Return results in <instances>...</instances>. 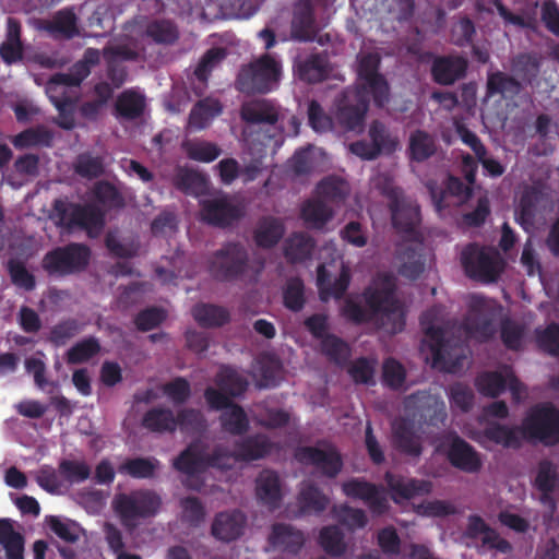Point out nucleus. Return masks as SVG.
I'll return each mask as SVG.
<instances>
[{
  "instance_id": "f257e3e1",
  "label": "nucleus",
  "mask_w": 559,
  "mask_h": 559,
  "mask_svg": "<svg viewBox=\"0 0 559 559\" xmlns=\"http://www.w3.org/2000/svg\"><path fill=\"white\" fill-rule=\"evenodd\" d=\"M367 307L373 316H379L382 328L390 334L404 330L405 312L395 297V283L389 275L379 277L373 286L364 292Z\"/></svg>"
},
{
  "instance_id": "f03ea898",
  "label": "nucleus",
  "mask_w": 559,
  "mask_h": 559,
  "mask_svg": "<svg viewBox=\"0 0 559 559\" xmlns=\"http://www.w3.org/2000/svg\"><path fill=\"white\" fill-rule=\"evenodd\" d=\"M281 74V63L270 53H264L240 68L236 88L243 94H266L275 88Z\"/></svg>"
},
{
  "instance_id": "7ed1b4c3",
  "label": "nucleus",
  "mask_w": 559,
  "mask_h": 559,
  "mask_svg": "<svg viewBox=\"0 0 559 559\" xmlns=\"http://www.w3.org/2000/svg\"><path fill=\"white\" fill-rule=\"evenodd\" d=\"M163 504L162 497L152 489H136L117 493L112 500L114 511L126 527H135L139 520L154 518Z\"/></svg>"
},
{
  "instance_id": "20e7f679",
  "label": "nucleus",
  "mask_w": 559,
  "mask_h": 559,
  "mask_svg": "<svg viewBox=\"0 0 559 559\" xmlns=\"http://www.w3.org/2000/svg\"><path fill=\"white\" fill-rule=\"evenodd\" d=\"M91 249L80 242H70L47 251L40 262L43 271L53 278L83 272L91 260Z\"/></svg>"
},
{
  "instance_id": "39448f33",
  "label": "nucleus",
  "mask_w": 559,
  "mask_h": 559,
  "mask_svg": "<svg viewBox=\"0 0 559 559\" xmlns=\"http://www.w3.org/2000/svg\"><path fill=\"white\" fill-rule=\"evenodd\" d=\"M381 193L389 200L392 225L396 231L408 240L421 238L418 230L421 221L419 206L407 201L403 190L390 181L383 183Z\"/></svg>"
},
{
  "instance_id": "423d86ee",
  "label": "nucleus",
  "mask_w": 559,
  "mask_h": 559,
  "mask_svg": "<svg viewBox=\"0 0 559 559\" xmlns=\"http://www.w3.org/2000/svg\"><path fill=\"white\" fill-rule=\"evenodd\" d=\"M522 433L544 445L559 443V409L550 403L536 404L523 419Z\"/></svg>"
},
{
  "instance_id": "0eeeda50",
  "label": "nucleus",
  "mask_w": 559,
  "mask_h": 559,
  "mask_svg": "<svg viewBox=\"0 0 559 559\" xmlns=\"http://www.w3.org/2000/svg\"><path fill=\"white\" fill-rule=\"evenodd\" d=\"M249 253L239 242H227L216 250L207 261L211 276L219 282H233L246 274Z\"/></svg>"
},
{
  "instance_id": "6e6552de",
  "label": "nucleus",
  "mask_w": 559,
  "mask_h": 559,
  "mask_svg": "<svg viewBox=\"0 0 559 559\" xmlns=\"http://www.w3.org/2000/svg\"><path fill=\"white\" fill-rule=\"evenodd\" d=\"M449 464L466 474H477L483 468L481 454L455 431L440 436L435 448Z\"/></svg>"
},
{
  "instance_id": "1a4fd4ad",
  "label": "nucleus",
  "mask_w": 559,
  "mask_h": 559,
  "mask_svg": "<svg viewBox=\"0 0 559 559\" xmlns=\"http://www.w3.org/2000/svg\"><path fill=\"white\" fill-rule=\"evenodd\" d=\"M461 262L469 278L485 283L496 282L503 270L499 253L477 243H468L463 249Z\"/></svg>"
},
{
  "instance_id": "9d476101",
  "label": "nucleus",
  "mask_w": 559,
  "mask_h": 559,
  "mask_svg": "<svg viewBox=\"0 0 559 559\" xmlns=\"http://www.w3.org/2000/svg\"><path fill=\"white\" fill-rule=\"evenodd\" d=\"M371 95L365 88L347 86L335 98V118L347 131H361Z\"/></svg>"
},
{
  "instance_id": "9b49d317",
  "label": "nucleus",
  "mask_w": 559,
  "mask_h": 559,
  "mask_svg": "<svg viewBox=\"0 0 559 559\" xmlns=\"http://www.w3.org/2000/svg\"><path fill=\"white\" fill-rule=\"evenodd\" d=\"M380 62L377 53L361 56L357 70L361 83L353 87L365 88L371 95L374 106L383 108L390 99V86L384 75L379 73Z\"/></svg>"
},
{
  "instance_id": "f8f14e48",
  "label": "nucleus",
  "mask_w": 559,
  "mask_h": 559,
  "mask_svg": "<svg viewBox=\"0 0 559 559\" xmlns=\"http://www.w3.org/2000/svg\"><path fill=\"white\" fill-rule=\"evenodd\" d=\"M436 317V308L427 310L420 317V325L426 336V340L423 342V346H428L431 353L433 367L450 371L449 367L453 365V347L451 342L445 340L444 329L433 324Z\"/></svg>"
},
{
  "instance_id": "ddd939ff",
  "label": "nucleus",
  "mask_w": 559,
  "mask_h": 559,
  "mask_svg": "<svg viewBox=\"0 0 559 559\" xmlns=\"http://www.w3.org/2000/svg\"><path fill=\"white\" fill-rule=\"evenodd\" d=\"M370 142L358 140L349 144V151L365 160L376 159L381 154H391L396 150L397 139L380 120H373L368 130Z\"/></svg>"
},
{
  "instance_id": "4468645a",
  "label": "nucleus",
  "mask_w": 559,
  "mask_h": 559,
  "mask_svg": "<svg viewBox=\"0 0 559 559\" xmlns=\"http://www.w3.org/2000/svg\"><path fill=\"white\" fill-rule=\"evenodd\" d=\"M295 457L304 465L313 466L322 476L328 478H335L344 466L342 454L331 443H324V448L299 447L295 452Z\"/></svg>"
},
{
  "instance_id": "2eb2a0df",
  "label": "nucleus",
  "mask_w": 559,
  "mask_h": 559,
  "mask_svg": "<svg viewBox=\"0 0 559 559\" xmlns=\"http://www.w3.org/2000/svg\"><path fill=\"white\" fill-rule=\"evenodd\" d=\"M407 404L414 405L413 418L420 428H440L448 418L445 404L441 397L427 391H417L411 394L407 397Z\"/></svg>"
},
{
  "instance_id": "dca6fc26",
  "label": "nucleus",
  "mask_w": 559,
  "mask_h": 559,
  "mask_svg": "<svg viewBox=\"0 0 559 559\" xmlns=\"http://www.w3.org/2000/svg\"><path fill=\"white\" fill-rule=\"evenodd\" d=\"M426 187L438 213L450 207H459L469 200L473 190L460 178L448 176L445 186H439L436 180H428Z\"/></svg>"
},
{
  "instance_id": "f3484780",
  "label": "nucleus",
  "mask_w": 559,
  "mask_h": 559,
  "mask_svg": "<svg viewBox=\"0 0 559 559\" xmlns=\"http://www.w3.org/2000/svg\"><path fill=\"white\" fill-rule=\"evenodd\" d=\"M200 205L201 219L219 228L231 226L245 214L243 207L233 202L227 195L202 200Z\"/></svg>"
},
{
  "instance_id": "a211bd4d",
  "label": "nucleus",
  "mask_w": 559,
  "mask_h": 559,
  "mask_svg": "<svg viewBox=\"0 0 559 559\" xmlns=\"http://www.w3.org/2000/svg\"><path fill=\"white\" fill-rule=\"evenodd\" d=\"M342 491L348 498L362 500L373 513L382 514L388 509V501L380 488L364 478H350L344 481Z\"/></svg>"
},
{
  "instance_id": "6ab92c4d",
  "label": "nucleus",
  "mask_w": 559,
  "mask_h": 559,
  "mask_svg": "<svg viewBox=\"0 0 559 559\" xmlns=\"http://www.w3.org/2000/svg\"><path fill=\"white\" fill-rule=\"evenodd\" d=\"M468 62L462 56H438L430 68L432 80L440 85H452L465 78Z\"/></svg>"
},
{
  "instance_id": "aec40b11",
  "label": "nucleus",
  "mask_w": 559,
  "mask_h": 559,
  "mask_svg": "<svg viewBox=\"0 0 559 559\" xmlns=\"http://www.w3.org/2000/svg\"><path fill=\"white\" fill-rule=\"evenodd\" d=\"M412 241L413 243L397 247L399 274L408 280H416L425 271L426 260L421 238Z\"/></svg>"
},
{
  "instance_id": "412c9836",
  "label": "nucleus",
  "mask_w": 559,
  "mask_h": 559,
  "mask_svg": "<svg viewBox=\"0 0 559 559\" xmlns=\"http://www.w3.org/2000/svg\"><path fill=\"white\" fill-rule=\"evenodd\" d=\"M106 223L105 212L94 204L72 205V224L74 229L84 230L88 237L95 238L103 231Z\"/></svg>"
},
{
  "instance_id": "4be33fe9",
  "label": "nucleus",
  "mask_w": 559,
  "mask_h": 559,
  "mask_svg": "<svg viewBox=\"0 0 559 559\" xmlns=\"http://www.w3.org/2000/svg\"><path fill=\"white\" fill-rule=\"evenodd\" d=\"M174 466L179 472L189 476L186 486L193 490L201 489V481L194 477L195 473L204 471L205 467V452L199 444H190L185 449L175 460Z\"/></svg>"
},
{
  "instance_id": "5701e85b",
  "label": "nucleus",
  "mask_w": 559,
  "mask_h": 559,
  "mask_svg": "<svg viewBox=\"0 0 559 559\" xmlns=\"http://www.w3.org/2000/svg\"><path fill=\"white\" fill-rule=\"evenodd\" d=\"M294 71L300 81L316 84L325 81L331 74V66L326 55L311 53L294 64Z\"/></svg>"
},
{
  "instance_id": "b1692460",
  "label": "nucleus",
  "mask_w": 559,
  "mask_h": 559,
  "mask_svg": "<svg viewBox=\"0 0 559 559\" xmlns=\"http://www.w3.org/2000/svg\"><path fill=\"white\" fill-rule=\"evenodd\" d=\"M290 33L292 37L298 41L307 43L314 40L318 28L314 9L309 1H302L296 5Z\"/></svg>"
},
{
  "instance_id": "393cba45",
  "label": "nucleus",
  "mask_w": 559,
  "mask_h": 559,
  "mask_svg": "<svg viewBox=\"0 0 559 559\" xmlns=\"http://www.w3.org/2000/svg\"><path fill=\"white\" fill-rule=\"evenodd\" d=\"M486 440L504 449L518 450L523 444L522 426H508L498 421H488L480 432Z\"/></svg>"
},
{
  "instance_id": "a878e982",
  "label": "nucleus",
  "mask_w": 559,
  "mask_h": 559,
  "mask_svg": "<svg viewBox=\"0 0 559 559\" xmlns=\"http://www.w3.org/2000/svg\"><path fill=\"white\" fill-rule=\"evenodd\" d=\"M246 516L239 510L218 513L212 524V535L223 542H231L242 535Z\"/></svg>"
},
{
  "instance_id": "bb28decb",
  "label": "nucleus",
  "mask_w": 559,
  "mask_h": 559,
  "mask_svg": "<svg viewBox=\"0 0 559 559\" xmlns=\"http://www.w3.org/2000/svg\"><path fill=\"white\" fill-rule=\"evenodd\" d=\"M236 460L238 462H252L269 455L275 444L262 433L246 437L235 442Z\"/></svg>"
},
{
  "instance_id": "cd10ccee",
  "label": "nucleus",
  "mask_w": 559,
  "mask_h": 559,
  "mask_svg": "<svg viewBox=\"0 0 559 559\" xmlns=\"http://www.w3.org/2000/svg\"><path fill=\"white\" fill-rule=\"evenodd\" d=\"M299 512L320 515L330 504V498L312 481H304L297 496Z\"/></svg>"
},
{
  "instance_id": "c85d7f7f",
  "label": "nucleus",
  "mask_w": 559,
  "mask_h": 559,
  "mask_svg": "<svg viewBox=\"0 0 559 559\" xmlns=\"http://www.w3.org/2000/svg\"><path fill=\"white\" fill-rule=\"evenodd\" d=\"M255 483V493L259 501L271 511L280 508L283 496L277 473L264 469L259 474Z\"/></svg>"
},
{
  "instance_id": "c756f323",
  "label": "nucleus",
  "mask_w": 559,
  "mask_h": 559,
  "mask_svg": "<svg viewBox=\"0 0 559 559\" xmlns=\"http://www.w3.org/2000/svg\"><path fill=\"white\" fill-rule=\"evenodd\" d=\"M393 444L407 456L418 457L423 453L420 439L415 435L414 424L409 419L402 418L394 423Z\"/></svg>"
},
{
  "instance_id": "7c9ffc66",
  "label": "nucleus",
  "mask_w": 559,
  "mask_h": 559,
  "mask_svg": "<svg viewBox=\"0 0 559 559\" xmlns=\"http://www.w3.org/2000/svg\"><path fill=\"white\" fill-rule=\"evenodd\" d=\"M25 538L10 519H0V559H24Z\"/></svg>"
},
{
  "instance_id": "2f4dec72",
  "label": "nucleus",
  "mask_w": 559,
  "mask_h": 559,
  "mask_svg": "<svg viewBox=\"0 0 559 559\" xmlns=\"http://www.w3.org/2000/svg\"><path fill=\"white\" fill-rule=\"evenodd\" d=\"M241 119L253 124H275L278 121V108L267 99L246 103L240 109Z\"/></svg>"
},
{
  "instance_id": "473e14b6",
  "label": "nucleus",
  "mask_w": 559,
  "mask_h": 559,
  "mask_svg": "<svg viewBox=\"0 0 559 559\" xmlns=\"http://www.w3.org/2000/svg\"><path fill=\"white\" fill-rule=\"evenodd\" d=\"M384 479L392 493V499L396 502L400 499L409 500L429 491V485L425 480L406 479L390 472L385 473Z\"/></svg>"
},
{
  "instance_id": "72a5a7b5",
  "label": "nucleus",
  "mask_w": 559,
  "mask_h": 559,
  "mask_svg": "<svg viewBox=\"0 0 559 559\" xmlns=\"http://www.w3.org/2000/svg\"><path fill=\"white\" fill-rule=\"evenodd\" d=\"M542 191L535 187H527L521 194L515 210V222L525 230L534 227L537 207L542 201Z\"/></svg>"
},
{
  "instance_id": "f704fd0d",
  "label": "nucleus",
  "mask_w": 559,
  "mask_h": 559,
  "mask_svg": "<svg viewBox=\"0 0 559 559\" xmlns=\"http://www.w3.org/2000/svg\"><path fill=\"white\" fill-rule=\"evenodd\" d=\"M270 543L275 548L296 555L305 544V536L290 524L276 523L272 526Z\"/></svg>"
},
{
  "instance_id": "c9c22d12",
  "label": "nucleus",
  "mask_w": 559,
  "mask_h": 559,
  "mask_svg": "<svg viewBox=\"0 0 559 559\" xmlns=\"http://www.w3.org/2000/svg\"><path fill=\"white\" fill-rule=\"evenodd\" d=\"M145 106V96L130 88L118 95L115 103V114L118 118L131 121L143 116Z\"/></svg>"
},
{
  "instance_id": "e433bc0d",
  "label": "nucleus",
  "mask_w": 559,
  "mask_h": 559,
  "mask_svg": "<svg viewBox=\"0 0 559 559\" xmlns=\"http://www.w3.org/2000/svg\"><path fill=\"white\" fill-rule=\"evenodd\" d=\"M82 83L71 72H59L50 76L46 85V94L52 105H58L73 99L68 93L69 87H79Z\"/></svg>"
},
{
  "instance_id": "4c0bfd02",
  "label": "nucleus",
  "mask_w": 559,
  "mask_h": 559,
  "mask_svg": "<svg viewBox=\"0 0 559 559\" xmlns=\"http://www.w3.org/2000/svg\"><path fill=\"white\" fill-rule=\"evenodd\" d=\"M53 133L44 126L27 128L11 138V143L16 150L31 147H50Z\"/></svg>"
},
{
  "instance_id": "58836bf2",
  "label": "nucleus",
  "mask_w": 559,
  "mask_h": 559,
  "mask_svg": "<svg viewBox=\"0 0 559 559\" xmlns=\"http://www.w3.org/2000/svg\"><path fill=\"white\" fill-rule=\"evenodd\" d=\"M314 246L311 237L304 233H295L285 241L284 255L290 263L304 262L310 259Z\"/></svg>"
},
{
  "instance_id": "ea45409f",
  "label": "nucleus",
  "mask_w": 559,
  "mask_h": 559,
  "mask_svg": "<svg viewBox=\"0 0 559 559\" xmlns=\"http://www.w3.org/2000/svg\"><path fill=\"white\" fill-rule=\"evenodd\" d=\"M44 29L55 37L73 38L79 33L76 15L69 9L60 10L46 22Z\"/></svg>"
},
{
  "instance_id": "a19ab883",
  "label": "nucleus",
  "mask_w": 559,
  "mask_h": 559,
  "mask_svg": "<svg viewBox=\"0 0 559 559\" xmlns=\"http://www.w3.org/2000/svg\"><path fill=\"white\" fill-rule=\"evenodd\" d=\"M192 316L203 328H219L230 320L229 311L226 308L212 304H197L192 308Z\"/></svg>"
},
{
  "instance_id": "79ce46f5",
  "label": "nucleus",
  "mask_w": 559,
  "mask_h": 559,
  "mask_svg": "<svg viewBox=\"0 0 559 559\" xmlns=\"http://www.w3.org/2000/svg\"><path fill=\"white\" fill-rule=\"evenodd\" d=\"M142 426L152 432H175V414L167 407H153L143 415Z\"/></svg>"
},
{
  "instance_id": "37998d69",
  "label": "nucleus",
  "mask_w": 559,
  "mask_h": 559,
  "mask_svg": "<svg viewBox=\"0 0 559 559\" xmlns=\"http://www.w3.org/2000/svg\"><path fill=\"white\" fill-rule=\"evenodd\" d=\"M542 57L537 52H523L512 60V71L524 83L532 84L539 75Z\"/></svg>"
},
{
  "instance_id": "c03bdc74",
  "label": "nucleus",
  "mask_w": 559,
  "mask_h": 559,
  "mask_svg": "<svg viewBox=\"0 0 559 559\" xmlns=\"http://www.w3.org/2000/svg\"><path fill=\"white\" fill-rule=\"evenodd\" d=\"M300 215L308 228L321 229L332 218L333 211L320 200H308L302 204Z\"/></svg>"
},
{
  "instance_id": "a18cd8bd",
  "label": "nucleus",
  "mask_w": 559,
  "mask_h": 559,
  "mask_svg": "<svg viewBox=\"0 0 559 559\" xmlns=\"http://www.w3.org/2000/svg\"><path fill=\"white\" fill-rule=\"evenodd\" d=\"M284 225L275 217H264L254 233V240L259 247L270 249L278 243L284 235Z\"/></svg>"
},
{
  "instance_id": "49530a36",
  "label": "nucleus",
  "mask_w": 559,
  "mask_h": 559,
  "mask_svg": "<svg viewBox=\"0 0 559 559\" xmlns=\"http://www.w3.org/2000/svg\"><path fill=\"white\" fill-rule=\"evenodd\" d=\"M222 429L233 436L245 435L249 429V419L245 409L233 403L219 416Z\"/></svg>"
},
{
  "instance_id": "de8ad7c7",
  "label": "nucleus",
  "mask_w": 559,
  "mask_h": 559,
  "mask_svg": "<svg viewBox=\"0 0 559 559\" xmlns=\"http://www.w3.org/2000/svg\"><path fill=\"white\" fill-rule=\"evenodd\" d=\"M222 112L219 102L209 98L199 100L189 114V126L194 130L205 129L211 119Z\"/></svg>"
},
{
  "instance_id": "09e8293b",
  "label": "nucleus",
  "mask_w": 559,
  "mask_h": 559,
  "mask_svg": "<svg viewBox=\"0 0 559 559\" xmlns=\"http://www.w3.org/2000/svg\"><path fill=\"white\" fill-rule=\"evenodd\" d=\"M92 193L95 201L106 210H120L126 205L122 193L107 180L97 181Z\"/></svg>"
},
{
  "instance_id": "8fccbe9b",
  "label": "nucleus",
  "mask_w": 559,
  "mask_h": 559,
  "mask_svg": "<svg viewBox=\"0 0 559 559\" xmlns=\"http://www.w3.org/2000/svg\"><path fill=\"white\" fill-rule=\"evenodd\" d=\"M522 90L521 83L513 76L496 71L488 74L487 93L490 96L501 95L503 97L516 96Z\"/></svg>"
},
{
  "instance_id": "3c124183",
  "label": "nucleus",
  "mask_w": 559,
  "mask_h": 559,
  "mask_svg": "<svg viewBox=\"0 0 559 559\" xmlns=\"http://www.w3.org/2000/svg\"><path fill=\"white\" fill-rule=\"evenodd\" d=\"M408 150L411 158L420 163L436 153V141L428 132L416 130L409 136Z\"/></svg>"
},
{
  "instance_id": "603ef678",
  "label": "nucleus",
  "mask_w": 559,
  "mask_h": 559,
  "mask_svg": "<svg viewBox=\"0 0 559 559\" xmlns=\"http://www.w3.org/2000/svg\"><path fill=\"white\" fill-rule=\"evenodd\" d=\"M559 484L557 466L549 460L538 463L535 477V487L543 493L544 499L548 498Z\"/></svg>"
},
{
  "instance_id": "864d4df0",
  "label": "nucleus",
  "mask_w": 559,
  "mask_h": 559,
  "mask_svg": "<svg viewBox=\"0 0 559 559\" xmlns=\"http://www.w3.org/2000/svg\"><path fill=\"white\" fill-rule=\"evenodd\" d=\"M100 349L99 341L94 336H88L69 348L66 360L70 365L83 364L98 355Z\"/></svg>"
},
{
  "instance_id": "5fc2aeb1",
  "label": "nucleus",
  "mask_w": 559,
  "mask_h": 559,
  "mask_svg": "<svg viewBox=\"0 0 559 559\" xmlns=\"http://www.w3.org/2000/svg\"><path fill=\"white\" fill-rule=\"evenodd\" d=\"M495 5L498 14L503 19L506 24H512L520 28L535 31L537 27L536 11L532 9L524 10L523 14L512 13L501 0H490Z\"/></svg>"
},
{
  "instance_id": "6e6d98bb",
  "label": "nucleus",
  "mask_w": 559,
  "mask_h": 559,
  "mask_svg": "<svg viewBox=\"0 0 559 559\" xmlns=\"http://www.w3.org/2000/svg\"><path fill=\"white\" fill-rule=\"evenodd\" d=\"M227 57L223 47H213L205 51L194 69V76L199 82L206 83L213 70Z\"/></svg>"
},
{
  "instance_id": "4d7b16f0",
  "label": "nucleus",
  "mask_w": 559,
  "mask_h": 559,
  "mask_svg": "<svg viewBox=\"0 0 559 559\" xmlns=\"http://www.w3.org/2000/svg\"><path fill=\"white\" fill-rule=\"evenodd\" d=\"M306 304L305 285L300 277H290L283 289V305L293 312H299Z\"/></svg>"
},
{
  "instance_id": "13d9d810",
  "label": "nucleus",
  "mask_w": 559,
  "mask_h": 559,
  "mask_svg": "<svg viewBox=\"0 0 559 559\" xmlns=\"http://www.w3.org/2000/svg\"><path fill=\"white\" fill-rule=\"evenodd\" d=\"M319 544L326 554L334 557H340L346 551L344 534L336 525H329L321 528Z\"/></svg>"
},
{
  "instance_id": "bf43d9fd",
  "label": "nucleus",
  "mask_w": 559,
  "mask_h": 559,
  "mask_svg": "<svg viewBox=\"0 0 559 559\" xmlns=\"http://www.w3.org/2000/svg\"><path fill=\"white\" fill-rule=\"evenodd\" d=\"M157 466L158 461L155 459H128L119 466V473L136 479H146L154 476Z\"/></svg>"
},
{
  "instance_id": "052dcab7",
  "label": "nucleus",
  "mask_w": 559,
  "mask_h": 559,
  "mask_svg": "<svg viewBox=\"0 0 559 559\" xmlns=\"http://www.w3.org/2000/svg\"><path fill=\"white\" fill-rule=\"evenodd\" d=\"M216 383L219 389L226 392L230 397L240 396L247 391L249 385L243 376L227 367L223 368L217 374Z\"/></svg>"
},
{
  "instance_id": "680f3d73",
  "label": "nucleus",
  "mask_w": 559,
  "mask_h": 559,
  "mask_svg": "<svg viewBox=\"0 0 559 559\" xmlns=\"http://www.w3.org/2000/svg\"><path fill=\"white\" fill-rule=\"evenodd\" d=\"M204 185V176L193 169L179 168L174 177V186L186 194H198Z\"/></svg>"
},
{
  "instance_id": "e2e57ef3",
  "label": "nucleus",
  "mask_w": 559,
  "mask_h": 559,
  "mask_svg": "<svg viewBox=\"0 0 559 559\" xmlns=\"http://www.w3.org/2000/svg\"><path fill=\"white\" fill-rule=\"evenodd\" d=\"M475 386L480 394L497 397L506 390L507 381L498 371H485L476 377Z\"/></svg>"
},
{
  "instance_id": "0e129e2a",
  "label": "nucleus",
  "mask_w": 559,
  "mask_h": 559,
  "mask_svg": "<svg viewBox=\"0 0 559 559\" xmlns=\"http://www.w3.org/2000/svg\"><path fill=\"white\" fill-rule=\"evenodd\" d=\"M146 35L156 44L171 45L179 38V31L169 20H155L147 25Z\"/></svg>"
},
{
  "instance_id": "69168bd1",
  "label": "nucleus",
  "mask_w": 559,
  "mask_h": 559,
  "mask_svg": "<svg viewBox=\"0 0 559 559\" xmlns=\"http://www.w3.org/2000/svg\"><path fill=\"white\" fill-rule=\"evenodd\" d=\"M321 349L329 360L337 365H344L350 356L349 346L342 338L333 334L323 337Z\"/></svg>"
},
{
  "instance_id": "338daca9",
  "label": "nucleus",
  "mask_w": 559,
  "mask_h": 559,
  "mask_svg": "<svg viewBox=\"0 0 559 559\" xmlns=\"http://www.w3.org/2000/svg\"><path fill=\"white\" fill-rule=\"evenodd\" d=\"M82 330V324L73 318L66 319L53 325L49 332L48 341L57 346H63L69 340L79 334Z\"/></svg>"
},
{
  "instance_id": "774afa93",
  "label": "nucleus",
  "mask_w": 559,
  "mask_h": 559,
  "mask_svg": "<svg viewBox=\"0 0 559 559\" xmlns=\"http://www.w3.org/2000/svg\"><path fill=\"white\" fill-rule=\"evenodd\" d=\"M538 347L554 357H559V323L551 322L544 329H536Z\"/></svg>"
}]
</instances>
